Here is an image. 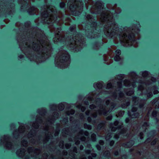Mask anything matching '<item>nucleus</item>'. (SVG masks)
<instances>
[{"instance_id":"774afa93","label":"nucleus","mask_w":159,"mask_h":159,"mask_svg":"<svg viewBox=\"0 0 159 159\" xmlns=\"http://www.w3.org/2000/svg\"><path fill=\"white\" fill-rule=\"evenodd\" d=\"M158 93V92L157 90H155L153 92V93L154 94H157Z\"/></svg>"},{"instance_id":"7ed1b4c3","label":"nucleus","mask_w":159,"mask_h":159,"mask_svg":"<svg viewBox=\"0 0 159 159\" xmlns=\"http://www.w3.org/2000/svg\"><path fill=\"white\" fill-rule=\"evenodd\" d=\"M106 89L110 90V92L105 91H102V93L104 94H111V98H106L105 99V104L106 106L102 105V100L101 98H97L96 99L94 104L90 105V108L92 109L91 111L88 110L86 112L87 115H90L93 118L96 117L98 114L99 115L103 114L106 115L107 113L110 112L114 108L116 104L114 102V100L117 98L121 100L123 98L124 94L120 92L118 96L117 95V93L116 91H117V89L119 91V88L116 85L115 83V80H111L108 81L106 86Z\"/></svg>"},{"instance_id":"13d9d810","label":"nucleus","mask_w":159,"mask_h":159,"mask_svg":"<svg viewBox=\"0 0 159 159\" xmlns=\"http://www.w3.org/2000/svg\"><path fill=\"white\" fill-rule=\"evenodd\" d=\"M96 147L97 148V149H98V150H100L101 148L100 146L99 145H96Z\"/></svg>"},{"instance_id":"8fccbe9b","label":"nucleus","mask_w":159,"mask_h":159,"mask_svg":"<svg viewBox=\"0 0 159 159\" xmlns=\"http://www.w3.org/2000/svg\"><path fill=\"white\" fill-rule=\"evenodd\" d=\"M157 101V99H154L153 100L152 102L151 103L152 105L154 104Z\"/></svg>"},{"instance_id":"c756f323","label":"nucleus","mask_w":159,"mask_h":159,"mask_svg":"<svg viewBox=\"0 0 159 159\" xmlns=\"http://www.w3.org/2000/svg\"><path fill=\"white\" fill-rule=\"evenodd\" d=\"M78 102L76 103L75 104L76 105V107L77 108L79 109L80 108L81 109V110L82 111H84L85 109V108L83 106H82L81 105H77Z\"/></svg>"},{"instance_id":"9b49d317","label":"nucleus","mask_w":159,"mask_h":159,"mask_svg":"<svg viewBox=\"0 0 159 159\" xmlns=\"http://www.w3.org/2000/svg\"><path fill=\"white\" fill-rule=\"evenodd\" d=\"M139 75L141 76L143 78H146L144 82H141L140 81V83L141 84L138 87V91H142L144 89L143 85H148L152 83V82H155L156 81V79L153 77H152L151 78H148L147 77L150 75V73L146 70L142 71L140 72Z\"/></svg>"},{"instance_id":"f3484780","label":"nucleus","mask_w":159,"mask_h":159,"mask_svg":"<svg viewBox=\"0 0 159 159\" xmlns=\"http://www.w3.org/2000/svg\"><path fill=\"white\" fill-rule=\"evenodd\" d=\"M79 131L78 135L76 136L77 139H80V140L82 141H86V139L83 136L85 135L86 136H88L89 135V133L87 131L83 132L82 130H80L79 129Z\"/></svg>"},{"instance_id":"c03bdc74","label":"nucleus","mask_w":159,"mask_h":159,"mask_svg":"<svg viewBox=\"0 0 159 159\" xmlns=\"http://www.w3.org/2000/svg\"><path fill=\"white\" fill-rule=\"evenodd\" d=\"M59 146L61 148H63L64 146V143L63 141H60L59 144Z\"/></svg>"},{"instance_id":"423d86ee","label":"nucleus","mask_w":159,"mask_h":159,"mask_svg":"<svg viewBox=\"0 0 159 159\" xmlns=\"http://www.w3.org/2000/svg\"><path fill=\"white\" fill-rule=\"evenodd\" d=\"M55 10L54 7L47 6L46 8H44V10L42 11L41 20H40V18H39L38 21L48 24L53 23L55 21L57 22V17L54 16Z\"/></svg>"},{"instance_id":"9d476101","label":"nucleus","mask_w":159,"mask_h":159,"mask_svg":"<svg viewBox=\"0 0 159 159\" xmlns=\"http://www.w3.org/2000/svg\"><path fill=\"white\" fill-rule=\"evenodd\" d=\"M59 116V114L57 112H55L53 113L52 116L51 118L49 120H46V123H43V125H44L45 127L44 128L45 130L47 131L46 133V141H48V139L52 138V134H53V130L48 126V125L52 123V122L54 120L57 119Z\"/></svg>"},{"instance_id":"f257e3e1","label":"nucleus","mask_w":159,"mask_h":159,"mask_svg":"<svg viewBox=\"0 0 159 159\" xmlns=\"http://www.w3.org/2000/svg\"><path fill=\"white\" fill-rule=\"evenodd\" d=\"M116 5L113 6L107 4L108 10L103 11L101 14L100 19L102 21H108L107 25L104 27L105 35L109 38L113 39H119L121 44L126 47L132 46L137 48L138 42L135 39L134 32L139 31L140 27L139 22H136L130 27L120 26L113 20V18L121 12L120 9L116 7Z\"/></svg>"},{"instance_id":"3c124183","label":"nucleus","mask_w":159,"mask_h":159,"mask_svg":"<svg viewBox=\"0 0 159 159\" xmlns=\"http://www.w3.org/2000/svg\"><path fill=\"white\" fill-rule=\"evenodd\" d=\"M97 25V24H96V23H95V22H93L92 24H91V25L93 26V27L94 28H95L96 26Z\"/></svg>"},{"instance_id":"4c0bfd02","label":"nucleus","mask_w":159,"mask_h":159,"mask_svg":"<svg viewBox=\"0 0 159 159\" xmlns=\"http://www.w3.org/2000/svg\"><path fill=\"white\" fill-rule=\"evenodd\" d=\"M91 139L93 141H96V135L95 134H92L91 135Z\"/></svg>"},{"instance_id":"bb28decb","label":"nucleus","mask_w":159,"mask_h":159,"mask_svg":"<svg viewBox=\"0 0 159 159\" xmlns=\"http://www.w3.org/2000/svg\"><path fill=\"white\" fill-rule=\"evenodd\" d=\"M100 47L99 44L98 43H94L93 44L92 48L95 50H98L99 49Z\"/></svg>"},{"instance_id":"20e7f679","label":"nucleus","mask_w":159,"mask_h":159,"mask_svg":"<svg viewBox=\"0 0 159 159\" xmlns=\"http://www.w3.org/2000/svg\"><path fill=\"white\" fill-rule=\"evenodd\" d=\"M51 31L54 32L55 33V37L53 38V41L54 43L57 42H65L68 45H69L71 49L74 50L76 51H79L83 47L84 44L85 42L84 41H81L78 39H79L78 36H75V38H73L72 39H70L69 41L67 42V40L69 39H66L65 37H63L60 34V31L61 30L60 28H54V30L52 29Z\"/></svg>"},{"instance_id":"473e14b6","label":"nucleus","mask_w":159,"mask_h":159,"mask_svg":"<svg viewBox=\"0 0 159 159\" xmlns=\"http://www.w3.org/2000/svg\"><path fill=\"white\" fill-rule=\"evenodd\" d=\"M148 123L145 122L143 125L142 128L143 129H144V130H145L146 129H147V128L148 127Z\"/></svg>"},{"instance_id":"c85d7f7f","label":"nucleus","mask_w":159,"mask_h":159,"mask_svg":"<svg viewBox=\"0 0 159 159\" xmlns=\"http://www.w3.org/2000/svg\"><path fill=\"white\" fill-rule=\"evenodd\" d=\"M139 98L136 97H134L133 98V101L134 105H136L139 103Z\"/></svg>"},{"instance_id":"49530a36","label":"nucleus","mask_w":159,"mask_h":159,"mask_svg":"<svg viewBox=\"0 0 159 159\" xmlns=\"http://www.w3.org/2000/svg\"><path fill=\"white\" fill-rule=\"evenodd\" d=\"M65 4L63 2L60 3V7L61 8H63L65 7Z\"/></svg>"},{"instance_id":"37998d69","label":"nucleus","mask_w":159,"mask_h":159,"mask_svg":"<svg viewBox=\"0 0 159 159\" xmlns=\"http://www.w3.org/2000/svg\"><path fill=\"white\" fill-rule=\"evenodd\" d=\"M121 54V51L119 50H117L115 52V55H120Z\"/></svg>"},{"instance_id":"e2e57ef3","label":"nucleus","mask_w":159,"mask_h":159,"mask_svg":"<svg viewBox=\"0 0 159 159\" xmlns=\"http://www.w3.org/2000/svg\"><path fill=\"white\" fill-rule=\"evenodd\" d=\"M143 133L141 132L140 133V138L141 139H143V137L142 136L143 135Z\"/></svg>"},{"instance_id":"f03ea898","label":"nucleus","mask_w":159,"mask_h":159,"mask_svg":"<svg viewBox=\"0 0 159 159\" xmlns=\"http://www.w3.org/2000/svg\"><path fill=\"white\" fill-rule=\"evenodd\" d=\"M37 40L31 42L24 37L18 39L19 47L22 51L30 61L39 62L44 61L50 56L49 51L51 45L45 36H42L37 38Z\"/></svg>"},{"instance_id":"393cba45","label":"nucleus","mask_w":159,"mask_h":159,"mask_svg":"<svg viewBox=\"0 0 159 159\" xmlns=\"http://www.w3.org/2000/svg\"><path fill=\"white\" fill-rule=\"evenodd\" d=\"M37 8L34 7H31L28 10V12L29 14L30 15H33L37 11Z\"/></svg>"},{"instance_id":"72a5a7b5","label":"nucleus","mask_w":159,"mask_h":159,"mask_svg":"<svg viewBox=\"0 0 159 159\" xmlns=\"http://www.w3.org/2000/svg\"><path fill=\"white\" fill-rule=\"evenodd\" d=\"M74 112L75 111L74 110L71 109L67 112L66 113L67 115H70L74 114Z\"/></svg>"},{"instance_id":"bf43d9fd","label":"nucleus","mask_w":159,"mask_h":159,"mask_svg":"<svg viewBox=\"0 0 159 159\" xmlns=\"http://www.w3.org/2000/svg\"><path fill=\"white\" fill-rule=\"evenodd\" d=\"M157 139H155L154 140V141H153L151 143V144L152 145H154L156 142V141H157Z\"/></svg>"},{"instance_id":"de8ad7c7","label":"nucleus","mask_w":159,"mask_h":159,"mask_svg":"<svg viewBox=\"0 0 159 159\" xmlns=\"http://www.w3.org/2000/svg\"><path fill=\"white\" fill-rule=\"evenodd\" d=\"M10 128L11 129H14L15 127V125L14 123H12L10 125Z\"/></svg>"},{"instance_id":"cd10ccee","label":"nucleus","mask_w":159,"mask_h":159,"mask_svg":"<svg viewBox=\"0 0 159 159\" xmlns=\"http://www.w3.org/2000/svg\"><path fill=\"white\" fill-rule=\"evenodd\" d=\"M49 108L51 110H54L57 109V105L55 104H52L49 105Z\"/></svg>"},{"instance_id":"ddd939ff","label":"nucleus","mask_w":159,"mask_h":159,"mask_svg":"<svg viewBox=\"0 0 159 159\" xmlns=\"http://www.w3.org/2000/svg\"><path fill=\"white\" fill-rule=\"evenodd\" d=\"M128 76L132 79L130 80L125 79L123 81L124 85L125 86H131V88H133L135 87L136 85L135 79H137L138 76L137 74L134 71H131L128 73Z\"/></svg>"},{"instance_id":"412c9836","label":"nucleus","mask_w":159,"mask_h":159,"mask_svg":"<svg viewBox=\"0 0 159 159\" xmlns=\"http://www.w3.org/2000/svg\"><path fill=\"white\" fill-rule=\"evenodd\" d=\"M99 94H98V95ZM97 96H98V94H96V91H95L89 93L86 96L85 98L89 101H90L92 100L94 98Z\"/></svg>"},{"instance_id":"7c9ffc66","label":"nucleus","mask_w":159,"mask_h":159,"mask_svg":"<svg viewBox=\"0 0 159 159\" xmlns=\"http://www.w3.org/2000/svg\"><path fill=\"white\" fill-rule=\"evenodd\" d=\"M126 101V102L125 103H124L123 104H122L121 105V107L123 108H125L126 107L130 104L129 102V101L128 99H127Z\"/></svg>"},{"instance_id":"1a4fd4ad","label":"nucleus","mask_w":159,"mask_h":159,"mask_svg":"<svg viewBox=\"0 0 159 159\" xmlns=\"http://www.w3.org/2000/svg\"><path fill=\"white\" fill-rule=\"evenodd\" d=\"M29 129V126L26 125H20L18 129V131L16 130L14 131L13 132V136L14 138L15 139H17L19 136L20 135H24V137L22 139L21 142V145L24 147L28 145V142L27 140L25 139L26 138L25 136V134H27L28 132L27 130Z\"/></svg>"},{"instance_id":"5fc2aeb1","label":"nucleus","mask_w":159,"mask_h":159,"mask_svg":"<svg viewBox=\"0 0 159 159\" xmlns=\"http://www.w3.org/2000/svg\"><path fill=\"white\" fill-rule=\"evenodd\" d=\"M18 57L20 59H22L24 58V56L23 55H18Z\"/></svg>"},{"instance_id":"b1692460","label":"nucleus","mask_w":159,"mask_h":159,"mask_svg":"<svg viewBox=\"0 0 159 159\" xmlns=\"http://www.w3.org/2000/svg\"><path fill=\"white\" fill-rule=\"evenodd\" d=\"M67 103L66 102H63L59 103L57 105V107H58L59 110L62 111L64 109L65 107L67 106Z\"/></svg>"},{"instance_id":"a878e982","label":"nucleus","mask_w":159,"mask_h":159,"mask_svg":"<svg viewBox=\"0 0 159 159\" xmlns=\"http://www.w3.org/2000/svg\"><path fill=\"white\" fill-rule=\"evenodd\" d=\"M86 34L88 37L89 38H93L96 37H98L99 35H96L95 36L94 35V34L93 33V32H91L90 33H86Z\"/></svg>"},{"instance_id":"5701e85b","label":"nucleus","mask_w":159,"mask_h":159,"mask_svg":"<svg viewBox=\"0 0 159 159\" xmlns=\"http://www.w3.org/2000/svg\"><path fill=\"white\" fill-rule=\"evenodd\" d=\"M141 94L145 97L146 99L151 98L153 95L152 91L149 89L147 90L146 93H143V92H142V94Z\"/></svg>"},{"instance_id":"864d4df0","label":"nucleus","mask_w":159,"mask_h":159,"mask_svg":"<svg viewBox=\"0 0 159 159\" xmlns=\"http://www.w3.org/2000/svg\"><path fill=\"white\" fill-rule=\"evenodd\" d=\"M71 146V145L70 144H66L65 145L66 147V148H69Z\"/></svg>"},{"instance_id":"a211bd4d","label":"nucleus","mask_w":159,"mask_h":159,"mask_svg":"<svg viewBox=\"0 0 159 159\" xmlns=\"http://www.w3.org/2000/svg\"><path fill=\"white\" fill-rule=\"evenodd\" d=\"M112 57V56L111 55L110 53L104 54L103 60L105 63L107 65H109L112 63L113 61L111 59Z\"/></svg>"},{"instance_id":"680f3d73","label":"nucleus","mask_w":159,"mask_h":159,"mask_svg":"<svg viewBox=\"0 0 159 159\" xmlns=\"http://www.w3.org/2000/svg\"><path fill=\"white\" fill-rule=\"evenodd\" d=\"M59 133V132L58 131H55L54 135L55 136H57Z\"/></svg>"},{"instance_id":"2f4dec72","label":"nucleus","mask_w":159,"mask_h":159,"mask_svg":"<svg viewBox=\"0 0 159 159\" xmlns=\"http://www.w3.org/2000/svg\"><path fill=\"white\" fill-rule=\"evenodd\" d=\"M134 91L133 89H130L129 91L126 92V93L127 95L130 96L133 94Z\"/></svg>"},{"instance_id":"f704fd0d","label":"nucleus","mask_w":159,"mask_h":159,"mask_svg":"<svg viewBox=\"0 0 159 159\" xmlns=\"http://www.w3.org/2000/svg\"><path fill=\"white\" fill-rule=\"evenodd\" d=\"M114 59L116 61H119L120 60V55H115L114 57Z\"/></svg>"},{"instance_id":"e433bc0d","label":"nucleus","mask_w":159,"mask_h":159,"mask_svg":"<svg viewBox=\"0 0 159 159\" xmlns=\"http://www.w3.org/2000/svg\"><path fill=\"white\" fill-rule=\"evenodd\" d=\"M124 114V112L123 111H120L118 112V114L116 115V116L117 117L118 116H122Z\"/></svg>"},{"instance_id":"6ab92c4d","label":"nucleus","mask_w":159,"mask_h":159,"mask_svg":"<svg viewBox=\"0 0 159 159\" xmlns=\"http://www.w3.org/2000/svg\"><path fill=\"white\" fill-rule=\"evenodd\" d=\"M137 108L134 107H132V109L130 111L128 112V115L131 118H137L139 115V113L136 111Z\"/></svg>"},{"instance_id":"0e129e2a","label":"nucleus","mask_w":159,"mask_h":159,"mask_svg":"<svg viewBox=\"0 0 159 159\" xmlns=\"http://www.w3.org/2000/svg\"><path fill=\"white\" fill-rule=\"evenodd\" d=\"M114 143V141H111L110 142V144L111 146H112L113 145Z\"/></svg>"},{"instance_id":"a19ab883","label":"nucleus","mask_w":159,"mask_h":159,"mask_svg":"<svg viewBox=\"0 0 159 159\" xmlns=\"http://www.w3.org/2000/svg\"><path fill=\"white\" fill-rule=\"evenodd\" d=\"M18 2L21 4L24 3H25L26 4H27L28 3L27 0H19Z\"/></svg>"},{"instance_id":"c9c22d12","label":"nucleus","mask_w":159,"mask_h":159,"mask_svg":"<svg viewBox=\"0 0 159 159\" xmlns=\"http://www.w3.org/2000/svg\"><path fill=\"white\" fill-rule=\"evenodd\" d=\"M84 127L85 129H88L90 130L91 129V126L90 125L86 124H84Z\"/></svg>"},{"instance_id":"052dcab7","label":"nucleus","mask_w":159,"mask_h":159,"mask_svg":"<svg viewBox=\"0 0 159 159\" xmlns=\"http://www.w3.org/2000/svg\"><path fill=\"white\" fill-rule=\"evenodd\" d=\"M99 143L101 145H103L104 143V142L103 141L101 140L99 141Z\"/></svg>"},{"instance_id":"69168bd1","label":"nucleus","mask_w":159,"mask_h":159,"mask_svg":"<svg viewBox=\"0 0 159 159\" xmlns=\"http://www.w3.org/2000/svg\"><path fill=\"white\" fill-rule=\"evenodd\" d=\"M84 103L86 105H88L89 104V102L88 101H84Z\"/></svg>"},{"instance_id":"ea45409f","label":"nucleus","mask_w":159,"mask_h":159,"mask_svg":"<svg viewBox=\"0 0 159 159\" xmlns=\"http://www.w3.org/2000/svg\"><path fill=\"white\" fill-rule=\"evenodd\" d=\"M47 153H45L42 156L41 158L39 159H47Z\"/></svg>"},{"instance_id":"f8f14e48","label":"nucleus","mask_w":159,"mask_h":159,"mask_svg":"<svg viewBox=\"0 0 159 159\" xmlns=\"http://www.w3.org/2000/svg\"><path fill=\"white\" fill-rule=\"evenodd\" d=\"M10 136L7 134L4 135L0 137V145H3L8 150H11L14 148V145L10 141Z\"/></svg>"},{"instance_id":"4be33fe9","label":"nucleus","mask_w":159,"mask_h":159,"mask_svg":"<svg viewBox=\"0 0 159 159\" xmlns=\"http://www.w3.org/2000/svg\"><path fill=\"white\" fill-rule=\"evenodd\" d=\"M104 83L102 81L95 82L93 84V87L96 90L101 89L103 87Z\"/></svg>"},{"instance_id":"4d7b16f0","label":"nucleus","mask_w":159,"mask_h":159,"mask_svg":"<svg viewBox=\"0 0 159 159\" xmlns=\"http://www.w3.org/2000/svg\"><path fill=\"white\" fill-rule=\"evenodd\" d=\"M30 22H27L25 23V26H28L30 25Z\"/></svg>"},{"instance_id":"338daca9","label":"nucleus","mask_w":159,"mask_h":159,"mask_svg":"<svg viewBox=\"0 0 159 159\" xmlns=\"http://www.w3.org/2000/svg\"><path fill=\"white\" fill-rule=\"evenodd\" d=\"M75 143L76 145H78L80 143V141L78 140H77L75 141Z\"/></svg>"},{"instance_id":"2eb2a0df","label":"nucleus","mask_w":159,"mask_h":159,"mask_svg":"<svg viewBox=\"0 0 159 159\" xmlns=\"http://www.w3.org/2000/svg\"><path fill=\"white\" fill-rule=\"evenodd\" d=\"M125 75L123 74H120L116 75L115 79L113 80H115V83L118 88L120 89L122 87V84L121 81L125 77Z\"/></svg>"},{"instance_id":"58836bf2","label":"nucleus","mask_w":159,"mask_h":159,"mask_svg":"<svg viewBox=\"0 0 159 159\" xmlns=\"http://www.w3.org/2000/svg\"><path fill=\"white\" fill-rule=\"evenodd\" d=\"M75 26H73L70 27V30L71 32H75Z\"/></svg>"},{"instance_id":"aec40b11","label":"nucleus","mask_w":159,"mask_h":159,"mask_svg":"<svg viewBox=\"0 0 159 159\" xmlns=\"http://www.w3.org/2000/svg\"><path fill=\"white\" fill-rule=\"evenodd\" d=\"M121 123H119L118 121H115L113 124H110V127L111 128V130L114 131L117 128H121Z\"/></svg>"},{"instance_id":"09e8293b","label":"nucleus","mask_w":159,"mask_h":159,"mask_svg":"<svg viewBox=\"0 0 159 159\" xmlns=\"http://www.w3.org/2000/svg\"><path fill=\"white\" fill-rule=\"evenodd\" d=\"M157 111H153L152 113V116L154 117H155L157 115Z\"/></svg>"},{"instance_id":"6e6552de","label":"nucleus","mask_w":159,"mask_h":159,"mask_svg":"<svg viewBox=\"0 0 159 159\" xmlns=\"http://www.w3.org/2000/svg\"><path fill=\"white\" fill-rule=\"evenodd\" d=\"M40 152L39 149L29 147L27 152H26L24 149L21 148L17 150L16 154L19 157H23L25 159H29L30 157H36Z\"/></svg>"},{"instance_id":"dca6fc26","label":"nucleus","mask_w":159,"mask_h":159,"mask_svg":"<svg viewBox=\"0 0 159 159\" xmlns=\"http://www.w3.org/2000/svg\"><path fill=\"white\" fill-rule=\"evenodd\" d=\"M104 3L101 1H98L96 2L95 6L93 7V9H94V13H98L99 11H100L102 9H103L104 7Z\"/></svg>"},{"instance_id":"a18cd8bd","label":"nucleus","mask_w":159,"mask_h":159,"mask_svg":"<svg viewBox=\"0 0 159 159\" xmlns=\"http://www.w3.org/2000/svg\"><path fill=\"white\" fill-rule=\"evenodd\" d=\"M133 141H131L127 143V145H129V147H130L133 145Z\"/></svg>"},{"instance_id":"79ce46f5","label":"nucleus","mask_w":159,"mask_h":159,"mask_svg":"<svg viewBox=\"0 0 159 159\" xmlns=\"http://www.w3.org/2000/svg\"><path fill=\"white\" fill-rule=\"evenodd\" d=\"M111 137V133H108L106 137V139L107 140L109 139Z\"/></svg>"},{"instance_id":"39448f33","label":"nucleus","mask_w":159,"mask_h":159,"mask_svg":"<svg viewBox=\"0 0 159 159\" xmlns=\"http://www.w3.org/2000/svg\"><path fill=\"white\" fill-rule=\"evenodd\" d=\"M46 111V109L44 107L39 108L37 109L36 112L39 114V115H37L36 116V121L35 122H31L29 124L31 126L32 130H30V132L27 134V137L28 139H30V138H33L32 139H34V138H35L34 136L35 135V131L33 129H37L39 126L38 123H41L43 122L42 117L43 116ZM31 141L33 143H35V142H34L33 141H32V140H31Z\"/></svg>"},{"instance_id":"4468645a","label":"nucleus","mask_w":159,"mask_h":159,"mask_svg":"<svg viewBox=\"0 0 159 159\" xmlns=\"http://www.w3.org/2000/svg\"><path fill=\"white\" fill-rule=\"evenodd\" d=\"M80 4L81 6L83 4L80 0H70L68 3V6L72 11H74L76 10Z\"/></svg>"},{"instance_id":"6e6d98bb","label":"nucleus","mask_w":159,"mask_h":159,"mask_svg":"<svg viewBox=\"0 0 159 159\" xmlns=\"http://www.w3.org/2000/svg\"><path fill=\"white\" fill-rule=\"evenodd\" d=\"M112 116H109L107 118V119L108 120H110L112 119Z\"/></svg>"},{"instance_id":"0eeeda50","label":"nucleus","mask_w":159,"mask_h":159,"mask_svg":"<svg viewBox=\"0 0 159 159\" xmlns=\"http://www.w3.org/2000/svg\"><path fill=\"white\" fill-rule=\"evenodd\" d=\"M55 66L58 68H65L70 63V56L65 50L60 51L55 58Z\"/></svg>"},{"instance_id":"603ef678","label":"nucleus","mask_w":159,"mask_h":159,"mask_svg":"<svg viewBox=\"0 0 159 159\" xmlns=\"http://www.w3.org/2000/svg\"><path fill=\"white\" fill-rule=\"evenodd\" d=\"M86 18L88 19H91L92 18V16L90 15H88L87 16Z\"/></svg>"}]
</instances>
